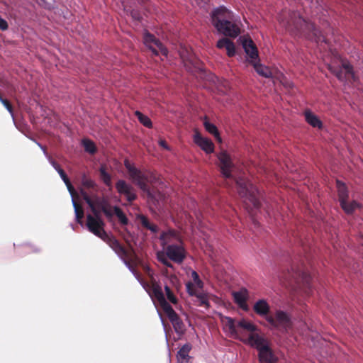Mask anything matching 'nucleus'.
<instances>
[{"label":"nucleus","mask_w":363,"mask_h":363,"mask_svg":"<svg viewBox=\"0 0 363 363\" xmlns=\"http://www.w3.org/2000/svg\"><path fill=\"white\" fill-rule=\"evenodd\" d=\"M211 23L218 33L230 38H237L240 33V18L224 6L215 8L211 13Z\"/></svg>","instance_id":"obj_1"},{"label":"nucleus","mask_w":363,"mask_h":363,"mask_svg":"<svg viewBox=\"0 0 363 363\" xmlns=\"http://www.w3.org/2000/svg\"><path fill=\"white\" fill-rule=\"evenodd\" d=\"M153 294L155 299L158 301L161 308L172 324L175 333L179 335L183 334L185 332L184 323L170 304L166 301L162 286L157 284H154Z\"/></svg>","instance_id":"obj_2"},{"label":"nucleus","mask_w":363,"mask_h":363,"mask_svg":"<svg viewBox=\"0 0 363 363\" xmlns=\"http://www.w3.org/2000/svg\"><path fill=\"white\" fill-rule=\"evenodd\" d=\"M236 184L238 194L245 199V201H249L255 208H259L260 206L259 192L257 187L250 181L241 177L236 179Z\"/></svg>","instance_id":"obj_3"},{"label":"nucleus","mask_w":363,"mask_h":363,"mask_svg":"<svg viewBox=\"0 0 363 363\" xmlns=\"http://www.w3.org/2000/svg\"><path fill=\"white\" fill-rule=\"evenodd\" d=\"M84 200L90 207L94 214H100L103 212L108 218L113 216L114 206L112 207L108 201L104 196L92 195L91 196H85Z\"/></svg>","instance_id":"obj_4"},{"label":"nucleus","mask_w":363,"mask_h":363,"mask_svg":"<svg viewBox=\"0 0 363 363\" xmlns=\"http://www.w3.org/2000/svg\"><path fill=\"white\" fill-rule=\"evenodd\" d=\"M267 322L272 328L279 330L281 333H287L292 325L290 314L280 309L275 311L274 316L268 317Z\"/></svg>","instance_id":"obj_5"},{"label":"nucleus","mask_w":363,"mask_h":363,"mask_svg":"<svg viewBox=\"0 0 363 363\" xmlns=\"http://www.w3.org/2000/svg\"><path fill=\"white\" fill-rule=\"evenodd\" d=\"M130 179L132 182L144 193H145L148 198L154 199V194L147 184L149 182L148 176L143 171L137 167H135L129 173Z\"/></svg>","instance_id":"obj_6"},{"label":"nucleus","mask_w":363,"mask_h":363,"mask_svg":"<svg viewBox=\"0 0 363 363\" xmlns=\"http://www.w3.org/2000/svg\"><path fill=\"white\" fill-rule=\"evenodd\" d=\"M337 189L340 206L344 211L347 213H352L359 207V203L355 201H348V191L344 183L337 180Z\"/></svg>","instance_id":"obj_7"},{"label":"nucleus","mask_w":363,"mask_h":363,"mask_svg":"<svg viewBox=\"0 0 363 363\" xmlns=\"http://www.w3.org/2000/svg\"><path fill=\"white\" fill-rule=\"evenodd\" d=\"M143 42L155 55H158L160 52L165 57L167 56V49L158 39L146 30L143 33Z\"/></svg>","instance_id":"obj_8"},{"label":"nucleus","mask_w":363,"mask_h":363,"mask_svg":"<svg viewBox=\"0 0 363 363\" xmlns=\"http://www.w3.org/2000/svg\"><path fill=\"white\" fill-rule=\"evenodd\" d=\"M143 42L155 55H158L160 52L165 57L167 56V49L158 39L146 30L143 33Z\"/></svg>","instance_id":"obj_9"},{"label":"nucleus","mask_w":363,"mask_h":363,"mask_svg":"<svg viewBox=\"0 0 363 363\" xmlns=\"http://www.w3.org/2000/svg\"><path fill=\"white\" fill-rule=\"evenodd\" d=\"M86 225L90 232L101 239L107 234L104 230V222L98 213L93 216L87 215Z\"/></svg>","instance_id":"obj_10"},{"label":"nucleus","mask_w":363,"mask_h":363,"mask_svg":"<svg viewBox=\"0 0 363 363\" xmlns=\"http://www.w3.org/2000/svg\"><path fill=\"white\" fill-rule=\"evenodd\" d=\"M288 16L289 18L285 20L281 14L278 20L282 26L289 31L298 30L302 27V24L305 23L304 20L296 12H291Z\"/></svg>","instance_id":"obj_11"},{"label":"nucleus","mask_w":363,"mask_h":363,"mask_svg":"<svg viewBox=\"0 0 363 363\" xmlns=\"http://www.w3.org/2000/svg\"><path fill=\"white\" fill-rule=\"evenodd\" d=\"M219 167L222 175L225 178H231L232 172L235 169L230 155L225 151H223L218 155Z\"/></svg>","instance_id":"obj_12"},{"label":"nucleus","mask_w":363,"mask_h":363,"mask_svg":"<svg viewBox=\"0 0 363 363\" xmlns=\"http://www.w3.org/2000/svg\"><path fill=\"white\" fill-rule=\"evenodd\" d=\"M165 254L169 259L173 262L180 264L185 258V250L182 246V241L177 244H171L166 247Z\"/></svg>","instance_id":"obj_13"},{"label":"nucleus","mask_w":363,"mask_h":363,"mask_svg":"<svg viewBox=\"0 0 363 363\" xmlns=\"http://www.w3.org/2000/svg\"><path fill=\"white\" fill-rule=\"evenodd\" d=\"M116 189L121 195H124L128 202H132L137 199L134 187L123 179H119L116 183Z\"/></svg>","instance_id":"obj_14"},{"label":"nucleus","mask_w":363,"mask_h":363,"mask_svg":"<svg viewBox=\"0 0 363 363\" xmlns=\"http://www.w3.org/2000/svg\"><path fill=\"white\" fill-rule=\"evenodd\" d=\"M101 240L108 245L121 259L126 257V250L113 235L107 233Z\"/></svg>","instance_id":"obj_15"},{"label":"nucleus","mask_w":363,"mask_h":363,"mask_svg":"<svg viewBox=\"0 0 363 363\" xmlns=\"http://www.w3.org/2000/svg\"><path fill=\"white\" fill-rule=\"evenodd\" d=\"M101 240L108 245L121 259L126 257V250L113 235L107 233Z\"/></svg>","instance_id":"obj_16"},{"label":"nucleus","mask_w":363,"mask_h":363,"mask_svg":"<svg viewBox=\"0 0 363 363\" xmlns=\"http://www.w3.org/2000/svg\"><path fill=\"white\" fill-rule=\"evenodd\" d=\"M101 240L108 245L121 259L126 257V250L113 235L107 233Z\"/></svg>","instance_id":"obj_17"},{"label":"nucleus","mask_w":363,"mask_h":363,"mask_svg":"<svg viewBox=\"0 0 363 363\" xmlns=\"http://www.w3.org/2000/svg\"><path fill=\"white\" fill-rule=\"evenodd\" d=\"M232 296L233 297L234 302L244 311H249V306L247 303V301L249 297L248 291L245 288H242L239 291H233Z\"/></svg>","instance_id":"obj_18"},{"label":"nucleus","mask_w":363,"mask_h":363,"mask_svg":"<svg viewBox=\"0 0 363 363\" xmlns=\"http://www.w3.org/2000/svg\"><path fill=\"white\" fill-rule=\"evenodd\" d=\"M333 72L340 81L343 82L347 79H352L354 81H356V76L353 72L352 67L348 62H343L340 69L333 70Z\"/></svg>","instance_id":"obj_19"},{"label":"nucleus","mask_w":363,"mask_h":363,"mask_svg":"<svg viewBox=\"0 0 363 363\" xmlns=\"http://www.w3.org/2000/svg\"><path fill=\"white\" fill-rule=\"evenodd\" d=\"M160 240L164 250L169 245L177 244L181 241L179 235L174 230H168L162 232L160 236Z\"/></svg>","instance_id":"obj_20"},{"label":"nucleus","mask_w":363,"mask_h":363,"mask_svg":"<svg viewBox=\"0 0 363 363\" xmlns=\"http://www.w3.org/2000/svg\"><path fill=\"white\" fill-rule=\"evenodd\" d=\"M253 311L259 317L264 318L266 320L270 317V306L264 298L257 300L253 305Z\"/></svg>","instance_id":"obj_21"},{"label":"nucleus","mask_w":363,"mask_h":363,"mask_svg":"<svg viewBox=\"0 0 363 363\" xmlns=\"http://www.w3.org/2000/svg\"><path fill=\"white\" fill-rule=\"evenodd\" d=\"M245 342L251 347L256 348L258 351L269 345L267 340L257 332L250 333Z\"/></svg>","instance_id":"obj_22"},{"label":"nucleus","mask_w":363,"mask_h":363,"mask_svg":"<svg viewBox=\"0 0 363 363\" xmlns=\"http://www.w3.org/2000/svg\"><path fill=\"white\" fill-rule=\"evenodd\" d=\"M223 322L224 324V330L228 333V336L238 338L241 332L238 329L237 322H235V319L225 316L223 319Z\"/></svg>","instance_id":"obj_23"},{"label":"nucleus","mask_w":363,"mask_h":363,"mask_svg":"<svg viewBox=\"0 0 363 363\" xmlns=\"http://www.w3.org/2000/svg\"><path fill=\"white\" fill-rule=\"evenodd\" d=\"M194 141L207 154L211 153L214 150V145L212 141L206 138L202 137L198 133L194 135Z\"/></svg>","instance_id":"obj_24"},{"label":"nucleus","mask_w":363,"mask_h":363,"mask_svg":"<svg viewBox=\"0 0 363 363\" xmlns=\"http://www.w3.org/2000/svg\"><path fill=\"white\" fill-rule=\"evenodd\" d=\"M242 47L246 55L251 60V62H254L258 59L259 55L257 47L251 39L244 40Z\"/></svg>","instance_id":"obj_25"},{"label":"nucleus","mask_w":363,"mask_h":363,"mask_svg":"<svg viewBox=\"0 0 363 363\" xmlns=\"http://www.w3.org/2000/svg\"><path fill=\"white\" fill-rule=\"evenodd\" d=\"M192 346L190 343H186L179 349L177 354L178 363H190L189 352Z\"/></svg>","instance_id":"obj_26"},{"label":"nucleus","mask_w":363,"mask_h":363,"mask_svg":"<svg viewBox=\"0 0 363 363\" xmlns=\"http://www.w3.org/2000/svg\"><path fill=\"white\" fill-rule=\"evenodd\" d=\"M219 49L225 48L227 55L229 57H233L235 55V46L233 42L226 38L220 39L216 44Z\"/></svg>","instance_id":"obj_27"},{"label":"nucleus","mask_w":363,"mask_h":363,"mask_svg":"<svg viewBox=\"0 0 363 363\" xmlns=\"http://www.w3.org/2000/svg\"><path fill=\"white\" fill-rule=\"evenodd\" d=\"M258 352L260 363H274V355L269 345Z\"/></svg>","instance_id":"obj_28"},{"label":"nucleus","mask_w":363,"mask_h":363,"mask_svg":"<svg viewBox=\"0 0 363 363\" xmlns=\"http://www.w3.org/2000/svg\"><path fill=\"white\" fill-rule=\"evenodd\" d=\"M171 284L172 285L165 284L164 286V290L166 295V297L164 296V298L167 301H169L170 303L176 304L177 303L178 299L174 294V288L176 289V286H174L172 279L171 280Z\"/></svg>","instance_id":"obj_29"},{"label":"nucleus","mask_w":363,"mask_h":363,"mask_svg":"<svg viewBox=\"0 0 363 363\" xmlns=\"http://www.w3.org/2000/svg\"><path fill=\"white\" fill-rule=\"evenodd\" d=\"M305 119L306 122L313 128H321L323 123L318 117L311 111H305Z\"/></svg>","instance_id":"obj_30"},{"label":"nucleus","mask_w":363,"mask_h":363,"mask_svg":"<svg viewBox=\"0 0 363 363\" xmlns=\"http://www.w3.org/2000/svg\"><path fill=\"white\" fill-rule=\"evenodd\" d=\"M237 326L238 329H242L250 332V333H254L258 330L257 327L255 324L244 318L237 322Z\"/></svg>","instance_id":"obj_31"},{"label":"nucleus","mask_w":363,"mask_h":363,"mask_svg":"<svg viewBox=\"0 0 363 363\" xmlns=\"http://www.w3.org/2000/svg\"><path fill=\"white\" fill-rule=\"evenodd\" d=\"M252 63H253V66H254V68H255L256 72L259 75L266 77V78H269V77H272V72L267 67H266L262 64L257 63L255 62H254Z\"/></svg>","instance_id":"obj_32"},{"label":"nucleus","mask_w":363,"mask_h":363,"mask_svg":"<svg viewBox=\"0 0 363 363\" xmlns=\"http://www.w3.org/2000/svg\"><path fill=\"white\" fill-rule=\"evenodd\" d=\"M100 178L104 183V184L108 187L111 186V177L110 174L106 171L104 165H101L99 167Z\"/></svg>","instance_id":"obj_33"},{"label":"nucleus","mask_w":363,"mask_h":363,"mask_svg":"<svg viewBox=\"0 0 363 363\" xmlns=\"http://www.w3.org/2000/svg\"><path fill=\"white\" fill-rule=\"evenodd\" d=\"M309 29H311L316 42H324L328 43L326 38L322 34V33L317 29L313 24L308 26Z\"/></svg>","instance_id":"obj_34"},{"label":"nucleus","mask_w":363,"mask_h":363,"mask_svg":"<svg viewBox=\"0 0 363 363\" xmlns=\"http://www.w3.org/2000/svg\"><path fill=\"white\" fill-rule=\"evenodd\" d=\"M135 114L137 116L140 123H142L144 126L149 128H152V121L147 116L143 114L139 111H136Z\"/></svg>","instance_id":"obj_35"},{"label":"nucleus","mask_w":363,"mask_h":363,"mask_svg":"<svg viewBox=\"0 0 363 363\" xmlns=\"http://www.w3.org/2000/svg\"><path fill=\"white\" fill-rule=\"evenodd\" d=\"M82 145L84 148V150L91 154L94 155L96 152V147L93 141L89 139H84L82 140Z\"/></svg>","instance_id":"obj_36"},{"label":"nucleus","mask_w":363,"mask_h":363,"mask_svg":"<svg viewBox=\"0 0 363 363\" xmlns=\"http://www.w3.org/2000/svg\"><path fill=\"white\" fill-rule=\"evenodd\" d=\"M204 127L206 128V130L211 134L215 136V138L218 140V141H221V139H220V137L219 135V133H218V130L217 129V127L208 122V121H205L204 122Z\"/></svg>","instance_id":"obj_37"},{"label":"nucleus","mask_w":363,"mask_h":363,"mask_svg":"<svg viewBox=\"0 0 363 363\" xmlns=\"http://www.w3.org/2000/svg\"><path fill=\"white\" fill-rule=\"evenodd\" d=\"M139 219H140L141 224L143 225V227L150 230L152 233L157 232V230H158L157 226L156 225L151 224L145 216H140Z\"/></svg>","instance_id":"obj_38"},{"label":"nucleus","mask_w":363,"mask_h":363,"mask_svg":"<svg viewBox=\"0 0 363 363\" xmlns=\"http://www.w3.org/2000/svg\"><path fill=\"white\" fill-rule=\"evenodd\" d=\"M113 215H116L117 216V218H118L120 223L122 225H127L128 224V219L127 218L126 216L122 211V210L119 207H118L116 206H114Z\"/></svg>","instance_id":"obj_39"},{"label":"nucleus","mask_w":363,"mask_h":363,"mask_svg":"<svg viewBox=\"0 0 363 363\" xmlns=\"http://www.w3.org/2000/svg\"><path fill=\"white\" fill-rule=\"evenodd\" d=\"M52 164L54 168L58 172L66 186L68 188V177L65 172L61 168L60 165L55 161H52Z\"/></svg>","instance_id":"obj_40"},{"label":"nucleus","mask_w":363,"mask_h":363,"mask_svg":"<svg viewBox=\"0 0 363 363\" xmlns=\"http://www.w3.org/2000/svg\"><path fill=\"white\" fill-rule=\"evenodd\" d=\"M199 302V306H205L206 308H209L210 303L206 294L199 293L195 295Z\"/></svg>","instance_id":"obj_41"},{"label":"nucleus","mask_w":363,"mask_h":363,"mask_svg":"<svg viewBox=\"0 0 363 363\" xmlns=\"http://www.w3.org/2000/svg\"><path fill=\"white\" fill-rule=\"evenodd\" d=\"M133 274L134 275L135 279L140 282L141 286L145 289V291L147 292V294H149L150 297L151 298V299L154 302V299H155V296H154V294H153V285L155 284L156 283H154L152 284V291H150V290H148L147 289V285L145 282H143V281H142L140 280V275L137 273V272H134V274ZM157 284H159L160 286H161L159 283H157Z\"/></svg>","instance_id":"obj_42"},{"label":"nucleus","mask_w":363,"mask_h":363,"mask_svg":"<svg viewBox=\"0 0 363 363\" xmlns=\"http://www.w3.org/2000/svg\"><path fill=\"white\" fill-rule=\"evenodd\" d=\"M133 274L134 275L135 279L140 282L141 286L145 289V291L147 292V294H149L150 297L151 298V299L154 302V299H155V296H154V294H153V285L155 284L156 283H154L152 284V291H150V290H148L147 289V285L145 282H143V281H142L140 280V275L137 273V272H134V274ZM157 284H159L160 286H161L159 283H157Z\"/></svg>","instance_id":"obj_43"},{"label":"nucleus","mask_w":363,"mask_h":363,"mask_svg":"<svg viewBox=\"0 0 363 363\" xmlns=\"http://www.w3.org/2000/svg\"><path fill=\"white\" fill-rule=\"evenodd\" d=\"M157 257L158 261L162 263L167 267L173 268L172 264L168 260L167 257L163 252H158Z\"/></svg>","instance_id":"obj_44"},{"label":"nucleus","mask_w":363,"mask_h":363,"mask_svg":"<svg viewBox=\"0 0 363 363\" xmlns=\"http://www.w3.org/2000/svg\"><path fill=\"white\" fill-rule=\"evenodd\" d=\"M191 278L197 287L200 289L203 288V284L202 281L200 279L198 273L194 270L191 271Z\"/></svg>","instance_id":"obj_45"},{"label":"nucleus","mask_w":363,"mask_h":363,"mask_svg":"<svg viewBox=\"0 0 363 363\" xmlns=\"http://www.w3.org/2000/svg\"><path fill=\"white\" fill-rule=\"evenodd\" d=\"M180 55H181V57L183 60V61H187V62H191L193 60L192 55L186 49L182 48V50L180 51Z\"/></svg>","instance_id":"obj_46"},{"label":"nucleus","mask_w":363,"mask_h":363,"mask_svg":"<svg viewBox=\"0 0 363 363\" xmlns=\"http://www.w3.org/2000/svg\"><path fill=\"white\" fill-rule=\"evenodd\" d=\"M72 202L73 206L74 208L76 218L79 220L80 218H82L83 217V214H84L83 211L80 210L77 206V203H76L75 201L73 199H72Z\"/></svg>","instance_id":"obj_47"},{"label":"nucleus","mask_w":363,"mask_h":363,"mask_svg":"<svg viewBox=\"0 0 363 363\" xmlns=\"http://www.w3.org/2000/svg\"><path fill=\"white\" fill-rule=\"evenodd\" d=\"M1 103L5 106V108L9 111V112L13 115V107L9 101L7 99H4V101H2Z\"/></svg>","instance_id":"obj_48"},{"label":"nucleus","mask_w":363,"mask_h":363,"mask_svg":"<svg viewBox=\"0 0 363 363\" xmlns=\"http://www.w3.org/2000/svg\"><path fill=\"white\" fill-rule=\"evenodd\" d=\"M124 166L128 170V173H130L135 167L133 164H131L130 161L127 159L124 160Z\"/></svg>","instance_id":"obj_49"},{"label":"nucleus","mask_w":363,"mask_h":363,"mask_svg":"<svg viewBox=\"0 0 363 363\" xmlns=\"http://www.w3.org/2000/svg\"><path fill=\"white\" fill-rule=\"evenodd\" d=\"M194 284L191 282H187L186 284V291L190 296L196 295L194 291L192 289Z\"/></svg>","instance_id":"obj_50"},{"label":"nucleus","mask_w":363,"mask_h":363,"mask_svg":"<svg viewBox=\"0 0 363 363\" xmlns=\"http://www.w3.org/2000/svg\"><path fill=\"white\" fill-rule=\"evenodd\" d=\"M8 27L9 25L6 21L0 16V29L2 30H6L8 29Z\"/></svg>","instance_id":"obj_51"},{"label":"nucleus","mask_w":363,"mask_h":363,"mask_svg":"<svg viewBox=\"0 0 363 363\" xmlns=\"http://www.w3.org/2000/svg\"><path fill=\"white\" fill-rule=\"evenodd\" d=\"M159 145L162 147L163 148L166 149V150H169V146L167 145V143L163 140H160L159 141Z\"/></svg>","instance_id":"obj_52"},{"label":"nucleus","mask_w":363,"mask_h":363,"mask_svg":"<svg viewBox=\"0 0 363 363\" xmlns=\"http://www.w3.org/2000/svg\"><path fill=\"white\" fill-rule=\"evenodd\" d=\"M121 261L123 262V264L125 265V267L128 268V269H130V267H132V266L130 265V264L129 263L128 261H127V259H125V257L121 259Z\"/></svg>","instance_id":"obj_53"},{"label":"nucleus","mask_w":363,"mask_h":363,"mask_svg":"<svg viewBox=\"0 0 363 363\" xmlns=\"http://www.w3.org/2000/svg\"><path fill=\"white\" fill-rule=\"evenodd\" d=\"M69 194H72V191H74V187L72 186V185L69 183Z\"/></svg>","instance_id":"obj_54"},{"label":"nucleus","mask_w":363,"mask_h":363,"mask_svg":"<svg viewBox=\"0 0 363 363\" xmlns=\"http://www.w3.org/2000/svg\"><path fill=\"white\" fill-rule=\"evenodd\" d=\"M129 271L132 273V274H134V272H136L134 268L132 267H130V269H128Z\"/></svg>","instance_id":"obj_55"},{"label":"nucleus","mask_w":363,"mask_h":363,"mask_svg":"<svg viewBox=\"0 0 363 363\" xmlns=\"http://www.w3.org/2000/svg\"><path fill=\"white\" fill-rule=\"evenodd\" d=\"M129 271L132 273V274H134V272H136L134 268L132 267H130V269H128Z\"/></svg>","instance_id":"obj_56"},{"label":"nucleus","mask_w":363,"mask_h":363,"mask_svg":"<svg viewBox=\"0 0 363 363\" xmlns=\"http://www.w3.org/2000/svg\"><path fill=\"white\" fill-rule=\"evenodd\" d=\"M157 313H158V314L160 315V319L162 320V323H163V319H162V315H161V313H160V311L158 310H157Z\"/></svg>","instance_id":"obj_57"},{"label":"nucleus","mask_w":363,"mask_h":363,"mask_svg":"<svg viewBox=\"0 0 363 363\" xmlns=\"http://www.w3.org/2000/svg\"><path fill=\"white\" fill-rule=\"evenodd\" d=\"M202 1L205 2L206 3V0H202Z\"/></svg>","instance_id":"obj_58"}]
</instances>
